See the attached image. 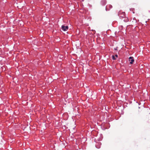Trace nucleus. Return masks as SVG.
<instances>
[{
  "label": "nucleus",
  "instance_id": "obj_6",
  "mask_svg": "<svg viewBox=\"0 0 150 150\" xmlns=\"http://www.w3.org/2000/svg\"><path fill=\"white\" fill-rule=\"evenodd\" d=\"M112 58L113 60H115L116 59L115 58V56L114 55L112 56Z\"/></svg>",
  "mask_w": 150,
  "mask_h": 150
},
{
  "label": "nucleus",
  "instance_id": "obj_3",
  "mask_svg": "<svg viewBox=\"0 0 150 150\" xmlns=\"http://www.w3.org/2000/svg\"><path fill=\"white\" fill-rule=\"evenodd\" d=\"M125 12H122V13L121 14H119V16L120 17H122V18H124L125 16Z\"/></svg>",
  "mask_w": 150,
  "mask_h": 150
},
{
  "label": "nucleus",
  "instance_id": "obj_1",
  "mask_svg": "<svg viewBox=\"0 0 150 150\" xmlns=\"http://www.w3.org/2000/svg\"><path fill=\"white\" fill-rule=\"evenodd\" d=\"M69 27L68 26H65L64 25H62V30L64 31H66L68 29Z\"/></svg>",
  "mask_w": 150,
  "mask_h": 150
},
{
  "label": "nucleus",
  "instance_id": "obj_5",
  "mask_svg": "<svg viewBox=\"0 0 150 150\" xmlns=\"http://www.w3.org/2000/svg\"><path fill=\"white\" fill-rule=\"evenodd\" d=\"M125 22H127L129 20L127 18H126L125 19L123 20Z\"/></svg>",
  "mask_w": 150,
  "mask_h": 150
},
{
  "label": "nucleus",
  "instance_id": "obj_2",
  "mask_svg": "<svg viewBox=\"0 0 150 150\" xmlns=\"http://www.w3.org/2000/svg\"><path fill=\"white\" fill-rule=\"evenodd\" d=\"M129 61L130 64H132L134 61V59L133 57H130L129 58Z\"/></svg>",
  "mask_w": 150,
  "mask_h": 150
},
{
  "label": "nucleus",
  "instance_id": "obj_7",
  "mask_svg": "<svg viewBox=\"0 0 150 150\" xmlns=\"http://www.w3.org/2000/svg\"><path fill=\"white\" fill-rule=\"evenodd\" d=\"M115 56L117 57H118V55L117 54H115Z\"/></svg>",
  "mask_w": 150,
  "mask_h": 150
},
{
  "label": "nucleus",
  "instance_id": "obj_4",
  "mask_svg": "<svg viewBox=\"0 0 150 150\" xmlns=\"http://www.w3.org/2000/svg\"><path fill=\"white\" fill-rule=\"evenodd\" d=\"M101 3L103 5H105L106 3V1L105 0H102L101 1Z\"/></svg>",
  "mask_w": 150,
  "mask_h": 150
}]
</instances>
